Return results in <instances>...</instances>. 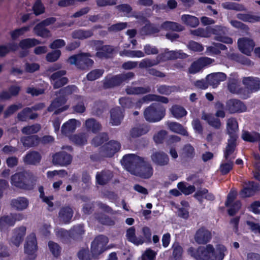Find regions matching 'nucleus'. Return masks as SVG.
Here are the masks:
<instances>
[{
	"label": "nucleus",
	"mask_w": 260,
	"mask_h": 260,
	"mask_svg": "<svg viewBox=\"0 0 260 260\" xmlns=\"http://www.w3.org/2000/svg\"><path fill=\"white\" fill-rule=\"evenodd\" d=\"M187 252L197 260H223L228 254V249L221 244H216L215 246L208 244L197 249L190 247Z\"/></svg>",
	"instance_id": "nucleus-1"
},
{
	"label": "nucleus",
	"mask_w": 260,
	"mask_h": 260,
	"mask_svg": "<svg viewBox=\"0 0 260 260\" xmlns=\"http://www.w3.org/2000/svg\"><path fill=\"white\" fill-rule=\"evenodd\" d=\"M37 181V177L29 172L16 173L11 177V183L13 185L26 190L33 189Z\"/></svg>",
	"instance_id": "nucleus-2"
},
{
	"label": "nucleus",
	"mask_w": 260,
	"mask_h": 260,
	"mask_svg": "<svg viewBox=\"0 0 260 260\" xmlns=\"http://www.w3.org/2000/svg\"><path fill=\"white\" fill-rule=\"evenodd\" d=\"M165 109L159 104H152L145 109L144 112L147 121L155 122L160 120L165 115Z\"/></svg>",
	"instance_id": "nucleus-3"
},
{
	"label": "nucleus",
	"mask_w": 260,
	"mask_h": 260,
	"mask_svg": "<svg viewBox=\"0 0 260 260\" xmlns=\"http://www.w3.org/2000/svg\"><path fill=\"white\" fill-rule=\"evenodd\" d=\"M91 55L89 53H81L70 56L68 59V62L71 64H74L80 69H85L92 66L93 61L89 57Z\"/></svg>",
	"instance_id": "nucleus-4"
},
{
	"label": "nucleus",
	"mask_w": 260,
	"mask_h": 260,
	"mask_svg": "<svg viewBox=\"0 0 260 260\" xmlns=\"http://www.w3.org/2000/svg\"><path fill=\"white\" fill-rule=\"evenodd\" d=\"M122 166L133 174L137 168L143 162V158L133 154L124 155L121 160Z\"/></svg>",
	"instance_id": "nucleus-5"
},
{
	"label": "nucleus",
	"mask_w": 260,
	"mask_h": 260,
	"mask_svg": "<svg viewBox=\"0 0 260 260\" xmlns=\"http://www.w3.org/2000/svg\"><path fill=\"white\" fill-rule=\"evenodd\" d=\"M134 74L128 72L124 74L118 75L115 76H108L104 81V86L106 88H111L120 85L121 83L126 81L134 77Z\"/></svg>",
	"instance_id": "nucleus-6"
},
{
	"label": "nucleus",
	"mask_w": 260,
	"mask_h": 260,
	"mask_svg": "<svg viewBox=\"0 0 260 260\" xmlns=\"http://www.w3.org/2000/svg\"><path fill=\"white\" fill-rule=\"evenodd\" d=\"M108 241V238L104 235L95 237L91 245V252L93 256H98L105 251Z\"/></svg>",
	"instance_id": "nucleus-7"
},
{
	"label": "nucleus",
	"mask_w": 260,
	"mask_h": 260,
	"mask_svg": "<svg viewBox=\"0 0 260 260\" xmlns=\"http://www.w3.org/2000/svg\"><path fill=\"white\" fill-rule=\"evenodd\" d=\"M24 248L25 253L28 255L30 259H32L35 257L38 246L35 233H32L27 237Z\"/></svg>",
	"instance_id": "nucleus-8"
},
{
	"label": "nucleus",
	"mask_w": 260,
	"mask_h": 260,
	"mask_svg": "<svg viewBox=\"0 0 260 260\" xmlns=\"http://www.w3.org/2000/svg\"><path fill=\"white\" fill-rule=\"evenodd\" d=\"M222 29L223 28L221 25H216L214 27H207L205 28H198L196 29L190 30V33L194 36L209 38L213 34H217L218 30Z\"/></svg>",
	"instance_id": "nucleus-9"
},
{
	"label": "nucleus",
	"mask_w": 260,
	"mask_h": 260,
	"mask_svg": "<svg viewBox=\"0 0 260 260\" xmlns=\"http://www.w3.org/2000/svg\"><path fill=\"white\" fill-rule=\"evenodd\" d=\"M153 172V168L148 162L143 158V162L137 168L133 174L138 176L141 178L148 179L150 178Z\"/></svg>",
	"instance_id": "nucleus-10"
},
{
	"label": "nucleus",
	"mask_w": 260,
	"mask_h": 260,
	"mask_svg": "<svg viewBox=\"0 0 260 260\" xmlns=\"http://www.w3.org/2000/svg\"><path fill=\"white\" fill-rule=\"evenodd\" d=\"M211 238V232L204 227L199 228L194 236L195 241L199 244H206L210 242Z\"/></svg>",
	"instance_id": "nucleus-11"
},
{
	"label": "nucleus",
	"mask_w": 260,
	"mask_h": 260,
	"mask_svg": "<svg viewBox=\"0 0 260 260\" xmlns=\"http://www.w3.org/2000/svg\"><path fill=\"white\" fill-rule=\"evenodd\" d=\"M255 46L253 41L249 38H242L238 40V46L243 53L250 55Z\"/></svg>",
	"instance_id": "nucleus-12"
},
{
	"label": "nucleus",
	"mask_w": 260,
	"mask_h": 260,
	"mask_svg": "<svg viewBox=\"0 0 260 260\" xmlns=\"http://www.w3.org/2000/svg\"><path fill=\"white\" fill-rule=\"evenodd\" d=\"M214 60L209 57H201L193 62L189 68V72L196 74L199 72L204 67L212 63Z\"/></svg>",
	"instance_id": "nucleus-13"
},
{
	"label": "nucleus",
	"mask_w": 260,
	"mask_h": 260,
	"mask_svg": "<svg viewBox=\"0 0 260 260\" xmlns=\"http://www.w3.org/2000/svg\"><path fill=\"white\" fill-rule=\"evenodd\" d=\"M67 101L65 97H60L55 99L51 105L48 107V110L50 112L54 111V113L57 114L67 110L69 106L68 105L62 106Z\"/></svg>",
	"instance_id": "nucleus-14"
},
{
	"label": "nucleus",
	"mask_w": 260,
	"mask_h": 260,
	"mask_svg": "<svg viewBox=\"0 0 260 260\" xmlns=\"http://www.w3.org/2000/svg\"><path fill=\"white\" fill-rule=\"evenodd\" d=\"M242 82L245 88L250 92L256 91L260 89V80L257 78L244 77L243 78Z\"/></svg>",
	"instance_id": "nucleus-15"
},
{
	"label": "nucleus",
	"mask_w": 260,
	"mask_h": 260,
	"mask_svg": "<svg viewBox=\"0 0 260 260\" xmlns=\"http://www.w3.org/2000/svg\"><path fill=\"white\" fill-rule=\"evenodd\" d=\"M120 144L116 141H110L102 148L103 155L107 157L112 156L120 148Z\"/></svg>",
	"instance_id": "nucleus-16"
},
{
	"label": "nucleus",
	"mask_w": 260,
	"mask_h": 260,
	"mask_svg": "<svg viewBox=\"0 0 260 260\" xmlns=\"http://www.w3.org/2000/svg\"><path fill=\"white\" fill-rule=\"evenodd\" d=\"M152 162L157 166H164L169 164V158L167 154L162 151H155L151 155Z\"/></svg>",
	"instance_id": "nucleus-17"
},
{
	"label": "nucleus",
	"mask_w": 260,
	"mask_h": 260,
	"mask_svg": "<svg viewBox=\"0 0 260 260\" xmlns=\"http://www.w3.org/2000/svg\"><path fill=\"white\" fill-rule=\"evenodd\" d=\"M226 109L231 113L243 112L246 111V107L242 102L232 99L227 102Z\"/></svg>",
	"instance_id": "nucleus-18"
},
{
	"label": "nucleus",
	"mask_w": 260,
	"mask_h": 260,
	"mask_svg": "<svg viewBox=\"0 0 260 260\" xmlns=\"http://www.w3.org/2000/svg\"><path fill=\"white\" fill-rule=\"evenodd\" d=\"M226 76L221 72L212 73L208 75L206 77V81L213 88L216 87L220 83L226 79Z\"/></svg>",
	"instance_id": "nucleus-19"
},
{
	"label": "nucleus",
	"mask_w": 260,
	"mask_h": 260,
	"mask_svg": "<svg viewBox=\"0 0 260 260\" xmlns=\"http://www.w3.org/2000/svg\"><path fill=\"white\" fill-rule=\"evenodd\" d=\"M71 156L64 152H61L54 154L53 156V163L60 166H66L71 163Z\"/></svg>",
	"instance_id": "nucleus-20"
},
{
	"label": "nucleus",
	"mask_w": 260,
	"mask_h": 260,
	"mask_svg": "<svg viewBox=\"0 0 260 260\" xmlns=\"http://www.w3.org/2000/svg\"><path fill=\"white\" fill-rule=\"evenodd\" d=\"M26 234V228L21 226L14 230L13 234L11 238V243L15 246L18 247L23 240V237Z\"/></svg>",
	"instance_id": "nucleus-21"
},
{
	"label": "nucleus",
	"mask_w": 260,
	"mask_h": 260,
	"mask_svg": "<svg viewBox=\"0 0 260 260\" xmlns=\"http://www.w3.org/2000/svg\"><path fill=\"white\" fill-rule=\"evenodd\" d=\"M80 121L75 119H71L64 123L61 127V132L65 135H68L74 132L76 128L80 126Z\"/></svg>",
	"instance_id": "nucleus-22"
},
{
	"label": "nucleus",
	"mask_w": 260,
	"mask_h": 260,
	"mask_svg": "<svg viewBox=\"0 0 260 260\" xmlns=\"http://www.w3.org/2000/svg\"><path fill=\"white\" fill-rule=\"evenodd\" d=\"M28 205V200L24 197H19L11 201V207L17 211H22L27 209Z\"/></svg>",
	"instance_id": "nucleus-23"
},
{
	"label": "nucleus",
	"mask_w": 260,
	"mask_h": 260,
	"mask_svg": "<svg viewBox=\"0 0 260 260\" xmlns=\"http://www.w3.org/2000/svg\"><path fill=\"white\" fill-rule=\"evenodd\" d=\"M258 188V186L256 183L253 182H249L240 191V195L242 198L250 197L254 194Z\"/></svg>",
	"instance_id": "nucleus-24"
},
{
	"label": "nucleus",
	"mask_w": 260,
	"mask_h": 260,
	"mask_svg": "<svg viewBox=\"0 0 260 260\" xmlns=\"http://www.w3.org/2000/svg\"><path fill=\"white\" fill-rule=\"evenodd\" d=\"M123 118V111L119 107L113 108L111 111L110 122L113 125H118Z\"/></svg>",
	"instance_id": "nucleus-25"
},
{
	"label": "nucleus",
	"mask_w": 260,
	"mask_h": 260,
	"mask_svg": "<svg viewBox=\"0 0 260 260\" xmlns=\"http://www.w3.org/2000/svg\"><path fill=\"white\" fill-rule=\"evenodd\" d=\"M158 101L163 103H167L168 100L167 98L155 94H148L143 97L137 103L138 107L141 106V104L147 103L152 101Z\"/></svg>",
	"instance_id": "nucleus-26"
},
{
	"label": "nucleus",
	"mask_w": 260,
	"mask_h": 260,
	"mask_svg": "<svg viewBox=\"0 0 260 260\" xmlns=\"http://www.w3.org/2000/svg\"><path fill=\"white\" fill-rule=\"evenodd\" d=\"M187 57V55L182 52L181 50L179 51H168L166 50L162 54V59H175L177 58H185Z\"/></svg>",
	"instance_id": "nucleus-27"
},
{
	"label": "nucleus",
	"mask_w": 260,
	"mask_h": 260,
	"mask_svg": "<svg viewBox=\"0 0 260 260\" xmlns=\"http://www.w3.org/2000/svg\"><path fill=\"white\" fill-rule=\"evenodd\" d=\"M73 211L69 207L62 208L58 215L59 220L63 223H68L73 216Z\"/></svg>",
	"instance_id": "nucleus-28"
},
{
	"label": "nucleus",
	"mask_w": 260,
	"mask_h": 260,
	"mask_svg": "<svg viewBox=\"0 0 260 260\" xmlns=\"http://www.w3.org/2000/svg\"><path fill=\"white\" fill-rule=\"evenodd\" d=\"M236 138L234 136L229 141L228 144L224 151V157L226 160H232L235 156L233 155L236 147Z\"/></svg>",
	"instance_id": "nucleus-29"
},
{
	"label": "nucleus",
	"mask_w": 260,
	"mask_h": 260,
	"mask_svg": "<svg viewBox=\"0 0 260 260\" xmlns=\"http://www.w3.org/2000/svg\"><path fill=\"white\" fill-rule=\"evenodd\" d=\"M181 21L182 23L191 27L198 26L200 23L197 17L189 14L181 15Z\"/></svg>",
	"instance_id": "nucleus-30"
},
{
	"label": "nucleus",
	"mask_w": 260,
	"mask_h": 260,
	"mask_svg": "<svg viewBox=\"0 0 260 260\" xmlns=\"http://www.w3.org/2000/svg\"><path fill=\"white\" fill-rule=\"evenodd\" d=\"M167 125L169 129L173 132L178 133L183 136L188 135V133L186 129L179 123L168 121L167 122Z\"/></svg>",
	"instance_id": "nucleus-31"
},
{
	"label": "nucleus",
	"mask_w": 260,
	"mask_h": 260,
	"mask_svg": "<svg viewBox=\"0 0 260 260\" xmlns=\"http://www.w3.org/2000/svg\"><path fill=\"white\" fill-rule=\"evenodd\" d=\"M126 237L129 241L137 245L142 244L144 242V240L142 237H137L136 236L134 227H131L127 230Z\"/></svg>",
	"instance_id": "nucleus-32"
},
{
	"label": "nucleus",
	"mask_w": 260,
	"mask_h": 260,
	"mask_svg": "<svg viewBox=\"0 0 260 260\" xmlns=\"http://www.w3.org/2000/svg\"><path fill=\"white\" fill-rule=\"evenodd\" d=\"M41 157L40 154L36 151L28 152L23 158L24 162L28 165H36L39 163Z\"/></svg>",
	"instance_id": "nucleus-33"
},
{
	"label": "nucleus",
	"mask_w": 260,
	"mask_h": 260,
	"mask_svg": "<svg viewBox=\"0 0 260 260\" xmlns=\"http://www.w3.org/2000/svg\"><path fill=\"white\" fill-rule=\"evenodd\" d=\"M112 177V173L109 170H106L98 173L96 175V180L98 184L104 185L106 184Z\"/></svg>",
	"instance_id": "nucleus-34"
},
{
	"label": "nucleus",
	"mask_w": 260,
	"mask_h": 260,
	"mask_svg": "<svg viewBox=\"0 0 260 260\" xmlns=\"http://www.w3.org/2000/svg\"><path fill=\"white\" fill-rule=\"evenodd\" d=\"M202 119L206 121L210 125L216 128H219L221 126L220 120L215 118L211 114L203 112L202 115Z\"/></svg>",
	"instance_id": "nucleus-35"
},
{
	"label": "nucleus",
	"mask_w": 260,
	"mask_h": 260,
	"mask_svg": "<svg viewBox=\"0 0 260 260\" xmlns=\"http://www.w3.org/2000/svg\"><path fill=\"white\" fill-rule=\"evenodd\" d=\"M21 142L25 147H30L37 145L39 142V138L37 136L23 137Z\"/></svg>",
	"instance_id": "nucleus-36"
},
{
	"label": "nucleus",
	"mask_w": 260,
	"mask_h": 260,
	"mask_svg": "<svg viewBox=\"0 0 260 260\" xmlns=\"http://www.w3.org/2000/svg\"><path fill=\"white\" fill-rule=\"evenodd\" d=\"M85 126L87 130L91 131L93 133H96L101 128L100 124L93 118L86 120L85 122Z\"/></svg>",
	"instance_id": "nucleus-37"
},
{
	"label": "nucleus",
	"mask_w": 260,
	"mask_h": 260,
	"mask_svg": "<svg viewBox=\"0 0 260 260\" xmlns=\"http://www.w3.org/2000/svg\"><path fill=\"white\" fill-rule=\"evenodd\" d=\"M170 111L173 116L176 118H180L187 114V111L182 106L174 105L170 109Z\"/></svg>",
	"instance_id": "nucleus-38"
},
{
	"label": "nucleus",
	"mask_w": 260,
	"mask_h": 260,
	"mask_svg": "<svg viewBox=\"0 0 260 260\" xmlns=\"http://www.w3.org/2000/svg\"><path fill=\"white\" fill-rule=\"evenodd\" d=\"M226 128L230 135H233L232 137H235V134L238 131V124L237 120L233 118L229 119L227 120Z\"/></svg>",
	"instance_id": "nucleus-39"
},
{
	"label": "nucleus",
	"mask_w": 260,
	"mask_h": 260,
	"mask_svg": "<svg viewBox=\"0 0 260 260\" xmlns=\"http://www.w3.org/2000/svg\"><path fill=\"white\" fill-rule=\"evenodd\" d=\"M40 43V42L36 39L28 38L22 40L20 42L19 46L22 49H26L35 46Z\"/></svg>",
	"instance_id": "nucleus-40"
},
{
	"label": "nucleus",
	"mask_w": 260,
	"mask_h": 260,
	"mask_svg": "<svg viewBox=\"0 0 260 260\" xmlns=\"http://www.w3.org/2000/svg\"><path fill=\"white\" fill-rule=\"evenodd\" d=\"M150 91V88L149 87H136L132 86H128L126 89V92L129 94H144Z\"/></svg>",
	"instance_id": "nucleus-41"
},
{
	"label": "nucleus",
	"mask_w": 260,
	"mask_h": 260,
	"mask_svg": "<svg viewBox=\"0 0 260 260\" xmlns=\"http://www.w3.org/2000/svg\"><path fill=\"white\" fill-rule=\"evenodd\" d=\"M228 86L230 92L236 93L240 92L239 81L236 77H230L229 78Z\"/></svg>",
	"instance_id": "nucleus-42"
},
{
	"label": "nucleus",
	"mask_w": 260,
	"mask_h": 260,
	"mask_svg": "<svg viewBox=\"0 0 260 260\" xmlns=\"http://www.w3.org/2000/svg\"><path fill=\"white\" fill-rule=\"evenodd\" d=\"M221 27L223 28L222 30H218L217 34H214L215 35V39L225 44H232L233 41L231 38L221 35L222 33H224L226 31V29L225 27L221 26Z\"/></svg>",
	"instance_id": "nucleus-43"
},
{
	"label": "nucleus",
	"mask_w": 260,
	"mask_h": 260,
	"mask_svg": "<svg viewBox=\"0 0 260 260\" xmlns=\"http://www.w3.org/2000/svg\"><path fill=\"white\" fill-rule=\"evenodd\" d=\"M31 109L27 108L24 109L21 112L18 114L17 117L19 120L26 121L28 118L33 119L37 117V114L30 115Z\"/></svg>",
	"instance_id": "nucleus-44"
},
{
	"label": "nucleus",
	"mask_w": 260,
	"mask_h": 260,
	"mask_svg": "<svg viewBox=\"0 0 260 260\" xmlns=\"http://www.w3.org/2000/svg\"><path fill=\"white\" fill-rule=\"evenodd\" d=\"M237 18L246 22L254 23L260 21V17L249 14H238Z\"/></svg>",
	"instance_id": "nucleus-45"
},
{
	"label": "nucleus",
	"mask_w": 260,
	"mask_h": 260,
	"mask_svg": "<svg viewBox=\"0 0 260 260\" xmlns=\"http://www.w3.org/2000/svg\"><path fill=\"white\" fill-rule=\"evenodd\" d=\"M161 27L167 30L180 31L184 29L183 26L176 22L167 21L162 24Z\"/></svg>",
	"instance_id": "nucleus-46"
},
{
	"label": "nucleus",
	"mask_w": 260,
	"mask_h": 260,
	"mask_svg": "<svg viewBox=\"0 0 260 260\" xmlns=\"http://www.w3.org/2000/svg\"><path fill=\"white\" fill-rule=\"evenodd\" d=\"M20 87L17 86H11L9 89V92L3 91L0 94V98L2 100H6L10 98L12 96L16 95L20 90Z\"/></svg>",
	"instance_id": "nucleus-47"
},
{
	"label": "nucleus",
	"mask_w": 260,
	"mask_h": 260,
	"mask_svg": "<svg viewBox=\"0 0 260 260\" xmlns=\"http://www.w3.org/2000/svg\"><path fill=\"white\" fill-rule=\"evenodd\" d=\"M242 138L244 141L254 142L260 139V134L255 132L249 133L247 131H243Z\"/></svg>",
	"instance_id": "nucleus-48"
},
{
	"label": "nucleus",
	"mask_w": 260,
	"mask_h": 260,
	"mask_svg": "<svg viewBox=\"0 0 260 260\" xmlns=\"http://www.w3.org/2000/svg\"><path fill=\"white\" fill-rule=\"evenodd\" d=\"M35 33L41 37L47 38L50 36V31L45 28L42 24L37 25L34 28Z\"/></svg>",
	"instance_id": "nucleus-49"
},
{
	"label": "nucleus",
	"mask_w": 260,
	"mask_h": 260,
	"mask_svg": "<svg viewBox=\"0 0 260 260\" xmlns=\"http://www.w3.org/2000/svg\"><path fill=\"white\" fill-rule=\"evenodd\" d=\"M181 154L184 157L192 158L195 155L194 149L190 144H186L182 148Z\"/></svg>",
	"instance_id": "nucleus-50"
},
{
	"label": "nucleus",
	"mask_w": 260,
	"mask_h": 260,
	"mask_svg": "<svg viewBox=\"0 0 260 260\" xmlns=\"http://www.w3.org/2000/svg\"><path fill=\"white\" fill-rule=\"evenodd\" d=\"M114 49L112 46H103L100 51L97 52L96 55L98 57H108L113 53Z\"/></svg>",
	"instance_id": "nucleus-51"
},
{
	"label": "nucleus",
	"mask_w": 260,
	"mask_h": 260,
	"mask_svg": "<svg viewBox=\"0 0 260 260\" xmlns=\"http://www.w3.org/2000/svg\"><path fill=\"white\" fill-rule=\"evenodd\" d=\"M222 7L226 9L235 10L239 11H245L246 9L242 5L232 2H225L222 4Z\"/></svg>",
	"instance_id": "nucleus-52"
},
{
	"label": "nucleus",
	"mask_w": 260,
	"mask_h": 260,
	"mask_svg": "<svg viewBox=\"0 0 260 260\" xmlns=\"http://www.w3.org/2000/svg\"><path fill=\"white\" fill-rule=\"evenodd\" d=\"M92 33L89 30H77L72 33V37L75 39H84L91 37Z\"/></svg>",
	"instance_id": "nucleus-53"
},
{
	"label": "nucleus",
	"mask_w": 260,
	"mask_h": 260,
	"mask_svg": "<svg viewBox=\"0 0 260 260\" xmlns=\"http://www.w3.org/2000/svg\"><path fill=\"white\" fill-rule=\"evenodd\" d=\"M177 186L179 190L185 194H189L195 191V187L194 186L187 183L180 182L178 184Z\"/></svg>",
	"instance_id": "nucleus-54"
},
{
	"label": "nucleus",
	"mask_w": 260,
	"mask_h": 260,
	"mask_svg": "<svg viewBox=\"0 0 260 260\" xmlns=\"http://www.w3.org/2000/svg\"><path fill=\"white\" fill-rule=\"evenodd\" d=\"M41 129L40 124H36L32 125H28L22 129V133L25 135H31L37 133Z\"/></svg>",
	"instance_id": "nucleus-55"
},
{
	"label": "nucleus",
	"mask_w": 260,
	"mask_h": 260,
	"mask_svg": "<svg viewBox=\"0 0 260 260\" xmlns=\"http://www.w3.org/2000/svg\"><path fill=\"white\" fill-rule=\"evenodd\" d=\"M48 246L49 251L54 256L57 257L60 254L61 248L57 243L50 241L48 242Z\"/></svg>",
	"instance_id": "nucleus-56"
},
{
	"label": "nucleus",
	"mask_w": 260,
	"mask_h": 260,
	"mask_svg": "<svg viewBox=\"0 0 260 260\" xmlns=\"http://www.w3.org/2000/svg\"><path fill=\"white\" fill-rule=\"evenodd\" d=\"M233 162L232 160H225L223 161L220 166L219 170L222 174H228L233 168Z\"/></svg>",
	"instance_id": "nucleus-57"
},
{
	"label": "nucleus",
	"mask_w": 260,
	"mask_h": 260,
	"mask_svg": "<svg viewBox=\"0 0 260 260\" xmlns=\"http://www.w3.org/2000/svg\"><path fill=\"white\" fill-rule=\"evenodd\" d=\"M77 99L79 102L73 107L74 111L76 113H82L86 109L85 106V100L81 96H78Z\"/></svg>",
	"instance_id": "nucleus-58"
},
{
	"label": "nucleus",
	"mask_w": 260,
	"mask_h": 260,
	"mask_svg": "<svg viewBox=\"0 0 260 260\" xmlns=\"http://www.w3.org/2000/svg\"><path fill=\"white\" fill-rule=\"evenodd\" d=\"M87 135L85 134H81L74 135L71 138L72 141L78 145H84L87 142Z\"/></svg>",
	"instance_id": "nucleus-59"
},
{
	"label": "nucleus",
	"mask_w": 260,
	"mask_h": 260,
	"mask_svg": "<svg viewBox=\"0 0 260 260\" xmlns=\"http://www.w3.org/2000/svg\"><path fill=\"white\" fill-rule=\"evenodd\" d=\"M14 224L15 219H14L12 214L3 216L0 219V226L1 227L12 226Z\"/></svg>",
	"instance_id": "nucleus-60"
},
{
	"label": "nucleus",
	"mask_w": 260,
	"mask_h": 260,
	"mask_svg": "<svg viewBox=\"0 0 260 260\" xmlns=\"http://www.w3.org/2000/svg\"><path fill=\"white\" fill-rule=\"evenodd\" d=\"M173 256L175 259L181 257L183 253V249L181 246L177 242L174 243L172 246Z\"/></svg>",
	"instance_id": "nucleus-61"
},
{
	"label": "nucleus",
	"mask_w": 260,
	"mask_h": 260,
	"mask_svg": "<svg viewBox=\"0 0 260 260\" xmlns=\"http://www.w3.org/2000/svg\"><path fill=\"white\" fill-rule=\"evenodd\" d=\"M159 31V28L151 24H146V25L142 29V33L145 35H151L158 32Z\"/></svg>",
	"instance_id": "nucleus-62"
},
{
	"label": "nucleus",
	"mask_w": 260,
	"mask_h": 260,
	"mask_svg": "<svg viewBox=\"0 0 260 260\" xmlns=\"http://www.w3.org/2000/svg\"><path fill=\"white\" fill-rule=\"evenodd\" d=\"M187 46L189 49L194 52H201L204 50V47L202 44L193 41H189Z\"/></svg>",
	"instance_id": "nucleus-63"
},
{
	"label": "nucleus",
	"mask_w": 260,
	"mask_h": 260,
	"mask_svg": "<svg viewBox=\"0 0 260 260\" xmlns=\"http://www.w3.org/2000/svg\"><path fill=\"white\" fill-rule=\"evenodd\" d=\"M29 29V26H25L19 29H16L11 32V36L13 40H15L17 39L19 37L23 35Z\"/></svg>",
	"instance_id": "nucleus-64"
}]
</instances>
